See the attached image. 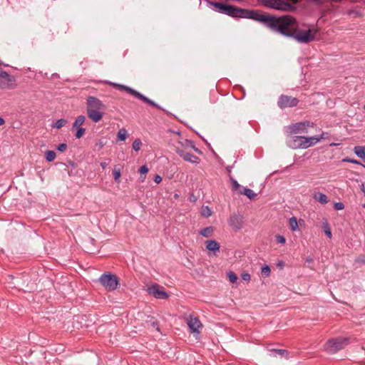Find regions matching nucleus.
Wrapping results in <instances>:
<instances>
[{"label":"nucleus","mask_w":365,"mask_h":365,"mask_svg":"<svg viewBox=\"0 0 365 365\" xmlns=\"http://www.w3.org/2000/svg\"><path fill=\"white\" fill-rule=\"evenodd\" d=\"M252 19L264 24L272 31L289 37H291L294 30L297 29V21L295 18L290 15L277 17L255 11Z\"/></svg>","instance_id":"1"},{"label":"nucleus","mask_w":365,"mask_h":365,"mask_svg":"<svg viewBox=\"0 0 365 365\" xmlns=\"http://www.w3.org/2000/svg\"><path fill=\"white\" fill-rule=\"evenodd\" d=\"M210 5L215 7L219 12L227 14L232 17H241L253 19L254 11L243 9L235 6L226 5L220 2H209Z\"/></svg>","instance_id":"2"},{"label":"nucleus","mask_w":365,"mask_h":365,"mask_svg":"<svg viewBox=\"0 0 365 365\" xmlns=\"http://www.w3.org/2000/svg\"><path fill=\"white\" fill-rule=\"evenodd\" d=\"M88 117L95 123L99 122L104 114L106 106L94 96H88L86 102Z\"/></svg>","instance_id":"3"},{"label":"nucleus","mask_w":365,"mask_h":365,"mask_svg":"<svg viewBox=\"0 0 365 365\" xmlns=\"http://www.w3.org/2000/svg\"><path fill=\"white\" fill-rule=\"evenodd\" d=\"M318 34V29L315 27L301 28L299 24H297V29L294 30L291 37L297 41L302 43H307L314 41Z\"/></svg>","instance_id":"4"},{"label":"nucleus","mask_w":365,"mask_h":365,"mask_svg":"<svg viewBox=\"0 0 365 365\" xmlns=\"http://www.w3.org/2000/svg\"><path fill=\"white\" fill-rule=\"evenodd\" d=\"M350 337H337L328 340L324 345V350L329 354H335L344 349L350 343Z\"/></svg>","instance_id":"5"},{"label":"nucleus","mask_w":365,"mask_h":365,"mask_svg":"<svg viewBox=\"0 0 365 365\" xmlns=\"http://www.w3.org/2000/svg\"><path fill=\"white\" fill-rule=\"evenodd\" d=\"M109 85L113 86L114 88H118V89H120V90H123V91H125L127 92H128L130 94L134 96L135 97L143 101L144 102L150 104V106H154V107H156V108H160L158 104H156L154 101H151L150 99L148 98L147 97L144 96L143 95H142L141 93H140L139 92H138L137 91L127 86H124V85H121V84H118V83H113V82H108V83Z\"/></svg>","instance_id":"6"},{"label":"nucleus","mask_w":365,"mask_h":365,"mask_svg":"<svg viewBox=\"0 0 365 365\" xmlns=\"http://www.w3.org/2000/svg\"><path fill=\"white\" fill-rule=\"evenodd\" d=\"M99 282L106 290L110 292L115 290L119 284L116 275L112 274H102L99 279Z\"/></svg>","instance_id":"7"},{"label":"nucleus","mask_w":365,"mask_h":365,"mask_svg":"<svg viewBox=\"0 0 365 365\" xmlns=\"http://www.w3.org/2000/svg\"><path fill=\"white\" fill-rule=\"evenodd\" d=\"M312 125L313 123H310L309 121L299 122L291 125L289 129L292 134H304L307 133L308 128Z\"/></svg>","instance_id":"8"},{"label":"nucleus","mask_w":365,"mask_h":365,"mask_svg":"<svg viewBox=\"0 0 365 365\" xmlns=\"http://www.w3.org/2000/svg\"><path fill=\"white\" fill-rule=\"evenodd\" d=\"M185 322L188 327L190 328V331L193 334L199 335V329L202 327V324L199 320V319L192 314H190L188 317L185 318Z\"/></svg>","instance_id":"9"},{"label":"nucleus","mask_w":365,"mask_h":365,"mask_svg":"<svg viewBox=\"0 0 365 365\" xmlns=\"http://www.w3.org/2000/svg\"><path fill=\"white\" fill-rule=\"evenodd\" d=\"M264 3L265 6L277 10L289 11L292 8L290 4L280 0H264Z\"/></svg>","instance_id":"10"},{"label":"nucleus","mask_w":365,"mask_h":365,"mask_svg":"<svg viewBox=\"0 0 365 365\" xmlns=\"http://www.w3.org/2000/svg\"><path fill=\"white\" fill-rule=\"evenodd\" d=\"M148 292L158 299H165L168 297V294L164 290V288L156 284L150 286L148 289Z\"/></svg>","instance_id":"11"},{"label":"nucleus","mask_w":365,"mask_h":365,"mask_svg":"<svg viewBox=\"0 0 365 365\" xmlns=\"http://www.w3.org/2000/svg\"><path fill=\"white\" fill-rule=\"evenodd\" d=\"M298 103L299 101L296 98L286 95H282L279 98L278 106L281 108H284L287 107L296 106Z\"/></svg>","instance_id":"12"},{"label":"nucleus","mask_w":365,"mask_h":365,"mask_svg":"<svg viewBox=\"0 0 365 365\" xmlns=\"http://www.w3.org/2000/svg\"><path fill=\"white\" fill-rule=\"evenodd\" d=\"M176 153L182 157L185 161L192 163H198L199 158L195 155L185 151L182 148L177 146L175 148Z\"/></svg>","instance_id":"13"},{"label":"nucleus","mask_w":365,"mask_h":365,"mask_svg":"<svg viewBox=\"0 0 365 365\" xmlns=\"http://www.w3.org/2000/svg\"><path fill=\"white\" fill-rule=\"evenodd\" d=\"M12 83L13 79L6 72H2L0 73V87L1 88H9Z\"/></svg>","instance_id":"14"},{"label":"nucleus","mask_w":365,"mask_h":365,"mask_svg":"<svg viewBox=\"0 0 365 365\" xmlns=\"http://www.w3.org/2000/svg\"><path fill=\"white\" fill-rule=\"evenodd\" d=\"M229 224L235 230H240L243 224V217L240 215L234 214L230 216Z\"/></svg>","instance_id":"15"},{"label":"nucleus","mask_w":365,"mask_h":365,"mask_svg":"<svg viewBox=\"0 0 365 365\" xmlns=\"http://www.w3.org/2000/svg\"><path fill=\"white\" fill-rule=\"evenodd\" d=\"M206 249L208 251L215 253L220 250V246L219 243L213 240H207L205 242Z\"/></svg>","instance_id":"16"},{"label":"nucleus","mask_w":365,"mask_h":365,"mask_svg":"<svg viewBox=\"0 0 365 365\" xmlns=\"http://www.w3.org/2000/svg\"><path fill=\"white\" fill-rule=\"evenodd\" d=\"M313 198L322 205H325L329 202L327 196L319 192H315L313 195Z\"/></svg>","instance_id":"17"},{"label":"nucleus","mask_w":365,"mask_h":365,"mask_svg":"<svg viewBox=\"0 0 365 365\" xmlns=\"http://www.w3.org/2000/svg\"><path fill=\"white\" fill-rule=\"evenodd\" d=\"M303 140H305V137L304 136H295L294 138V145L293 146L294 148H307L304 144H306L305 141Z\"/></svg>","instance_id":"18"},{"label":"nucleus","mask_w":365,"mask_h":365,"mask_svg":"<svg viewBox=\"0 0 365 365\" xmlns=\"http://www.w3.org/2000/svg\"><path fill=\"white\" fill-rule=\"evenodd\" d=\"M304 140L306 143V144H304V145L307 148L317 143L319 141V138H318L317 136H313L309 138L305 137V140Z\"/></svg>","instance_id":"19"},{"label":"nucleus","mask_w":365,"mask_h":365,"mask_svg":"<svg viewBox=\"0 0 365 365\" xmlns=\"http://www.w3.org/2000/svg\"><path fill=\"white\" fill-rule=\"evenodd\" d=\"M354 153L365 161V147L356 146L354 149Z\"/></svg>","instance_id":"20"},{"label":"nucleus","mask_w":365,"mask_h":365,"mask_svg":"<svg viewBox=\"0 0 365 365\" xmlns=\"http://www.w3.org/2000/svg\"><path fill=\"white\" fill-rule=\"evenodd\" d=\"M241 195H246L249 199L254 200L257 194L251 189L244 188L242 191L240 192Z\"/></svg>","instance_id":"21"},{"label":"nucleus","mask_w":365,"mask_h":365,"mask_svg":"<svg viewBox=\"0 0 365 365\" xmlns=\"http://www.w3.org/2000/svg\"><path fill=\"white\" fill-rule=\"evenodd\" d=\"M214 228L213 227H207L200 231V235L205 237H211L213 234Z\"/></svg>","instance_id":"22"},{"label":"nucleus","mask_w":365,"mask_h":365,"mask_svg":"<svg viewBox=\"0 0 365 365\" xmlns=\"http://www.w3.org/2000/svg\"><path fill=\"white\" fill-rule=\"evenodd\" d=\"M178 144L181 145L182 147H184L186 149L192 148L195 151L199 152V150L197 148H195L192 142L189 140H185L183 142L179 141Z\"/></svg>","instance_id":"23"},{"label":"nucleus","mask_w":365,"mask_h":365,"mask_svg":"<svg viewBox=\"0 0 365 365\" xmlns=\"http://www.w3.org/2000/svg\"><path fill=\"white\" fill-rule=\"evenodd\" d=\"M86 120V118L84 115H78L73 125V129L81 128V126L84 123Z\"/></svg>","instance_id":"24"},{"label":"nucleus","mask_w":365,"mask_h":365,"mask_svg":"<svg viewBox=\"0 0 365 365\" xmlns=\"http://www.w3.org/2000/svg\"><path fill=\"white\" fill-rule=\"evenodd\" d=\"M289 227L292 230H293V231L298 230V229H299L298 223H297V218L295 217H292L289 219Z\"/></svg>","instance_id":"25"},{"label":"nucleus","mask_w":365,"mask_h":365,"mask_svg":"<svg viewBox=\"0 0 365 365\" xmlns=\"http://www.w3.org/2000/svg\"><path fill=\"white\" fill-rule=\"evenodd\" d=\"M323 229H324L325 235L329 238H331V236H332L331 232L329 225V224H328V222H327V221L326 220L323 222Z\"/></svg>","instance_id":"26"},{"label":"nucleus","mask_w":365,"mask_h":365,"mask_svg":"<svg viewBox=\"0 0 365 365\" xmlns=\"http://www.w3.org/2000/svg\"><path fill=\"white\" fill-rule=\"evenodd\" d=\"M127 135V130L125 128H121L118 133V139L119 140L123 141L126 139Z\"/></svg>","instance_id":"27"},{"label":"nucleus","mask_w":365,"mask_h":365,"mask_svg":"<svg viewBox=\"0 0 365 365\" xmlns=\"http://www.w3.org/2000/svg\"><path fill=\"white\" fill-rule=\"evenodd\" d=\"M271 351L273 353V356H277V354L280 356H284L285 358H287L288 353L284 349H272Z\"/></svg>","instance_id":"28"},{"label":"nucleus","mask_w":365,"mask_h":365,"mask_svg":"<svg viewBox=\"0 0 365 365\" xmlns=\"http://www.w3.org/2000/svg\"><path fill=\"white\" fill-rule=\"evenodd\" d=\"M56 158V153L53 150H48L46 153V158L48 162L54 160Z\"/></svg>","instance_id":"29"},{"label":"nucleus","mask_w":365,"mask_h":365,"mask_svg":"<svg viewBox=\"0 0 365 365\" xmlns=\"http://www.w3.org/2000/svg\"><path fill=\"white\" fill-rule=\"evenodd\" d=\"M66 123H67V120L65 119L58 120L54 125V128H56L57 129H60L62 127H63L64 125H66Z\"/></svg>","instance_id":"30"},{"label":"nucleus","mask_w":365,"mask_h":365,"mask_svg":"<svg viewBox=\"0 0 365 365\" xmlns=\"http://www.w3.org/2000/svg\"><path fill=\"white\" fill-rule=\"evenodd\" d=\"M142 145V142L140 139H136L133 143V149L135 151H138Z\"/></svg>","instance_id":"31"},{"label":"nucleus","mask_w":365,"mask_h":365,"mask_svg":"<svg viewBox=\"0 0 365 365\" xmlns=\"http://www.w3.org/2000/svg\"><path fill=\"white\" fill-rule=\"evenodd\" d=\"M76 129H77V132L76 133V138L79 139L84 135V133L86 132V129L83 128H78Z\"/></svg>","instance_id":"32"},{"label":"nucleus","mask_w":365,"mask_h":365,"mask_svg":"<svg viewBox=\"0 0 365 365\" xmlns=\"http://www.w3.org/2000/svg\"><path fill=\"white\" fill-rule=\"evenodd\" d=\"M202 215L206 217H208L212 215V211L208 207H205L202 209Z\"/></svg>","instance_id":"33"},{"label":"nucleus","mask_w":365,"mask_h":365,"mask_svg":"<svg viewBox=\"0 0 365 365\" xmlns=\"http://www.w3.org/2000/svg\"><path fill=\"white\" fill-rule=\"evenodd\" d=\"M228 278L230 282L235 283L237 280V276L233 272L228 273Z\"/></svg>","instance_id":"34"},{"label":"nucleus","mask_w":365,"mask_h":365,"mask_svg":"<svg viewBox=\"0 0 365 365\" xmlns=\"http://www.w3.org/2000/svg\"><path fill=\"white\" fill-rule=\"evenodd\" d=\"M113 175H114V180L118 182L120 178V169L115 168L113 170Z\"/></svg>","instance_id":"35"},{"label":"nucleus","mask_w":365,"mask_h":365,"mask_svg":"<svg viewBox=\"0 0 365 365\" xmlns=\"http://www.w3.org/2000/svg\"><path fill=\"white\" fill-rule=\"evenodd\" d=\"M262 274L265 276H269L270 274V269L268 266L263 267L262 268Z\"/></svg>","instance_id":"36"},{"label":"nucleus","mask_w":365,"mask_h":365,"mask_svg":"<svg viewBox=\"0 0 365 365\" xmlns=\"http://www.w3.org/2000/svg\"><path fill=\"white\" fill-rule=\"evenodd\" d=\"M230 180L232 183V188L234 190H237L238 188H240V185L234 178L231 177Z\"/></svg>","instance_id":"37"},{"label":"nucleus","mask_w":365,"mask_h":365,"mask_svg":"<svg viewBox=\"0 0 365 365\" xmlns=\"http://www.w3.org/2000/svg\"><path fill=\"white\" fill-rule=\"evenodd\" d=\"M334 207L336 210H341L344 208V205L342 202H335L334 205Z\"/></svg>","instance_id":"38"},{"label":"nucleus","mask_w":365,"mask_h":365,"mask_svg":"<svg viewBox=\"0 0 365 365\" xmlns=\"http://www.w3.org/2000/svg\"><path fill=\"white\" fill-rule=\"evenodd\" d=\"M276 240L278 243L284 244L286 242L285 238L279 235H276Z\"/></svg>","instance_id":"39"},{"label":"nucleus","mask_w":365,"mask_h":365,"mask_svg":"<svg viewBox=\"0 0 365 365\" xmlns=\"http://www.w3.org/2000/svg\"><path fill=\"white\" fill-rule=\"evenodd\" d=\"M241 277L245 281H250V274L247 272H243L241 274Z\"/></svg>","instance_id":"40"},{"label":"nucleus","mask_w":365,"mask_h":365,"mask_svg":"<svg viewBox=\"0 0 365 365\" xmlns=\"http://www.w3.org/2000/svg\"><path fill=\"white\" fill-rule=\"evenodd\" d=\"M57 149L60 152H64L67 149V145L66 143H61L58 146Z\"/></svg>","instance_id":"41"},{"label":"nucleus","mask_w":365,"mask_h":365,"mask_svg":"<svg viewBox=\"0 0 365 365\" xmlns=\"http://www.w3.org/2000/svg\"><path fill=\"white\" fill-rule=\"evenodd\" d=\"M139 171L140 174H146L148 172V168L146 165H143L140 167Z\"/></svg>","instance_id":"42"},{"label":"nucleus","mask_w":365,"mask_h":365,"mask_svg":"<svg viewBox=\"0 0 365 365\" xmlns=\"http://www.w3.org/2000/svg\"><path fill=\"white\" fill-rule=\"evenodd\" d=\"M356 262L362 264H365V255H360L357 259Z\"/></svg>","instance_id":"43"},{"label":"nucleus","mask_w":365,"mask_h":365,"mask_svg":"<svg viewBox=\"0 0 365 365\" xmlns=\"http://www.w3.org/2000/svg\"><path fill=\"white\" fill-rule=\"evenodd\" d=\"M344 161L349 162V163H354V164L361 165V163L359 161L356 160L344 159Z\"/></svg>","instance_id":"44"},{"label":"nucleus","mask_w":365,"mask_h":365,"mask_svg":"<svg viewBox=\"0 0 365 365\" xmlns=\"http://www.w3.org/2000/svg\"><path fill=\"white\" fill-rule=\"evenodd\" d=\"M154 181L156 183H160L162 181V178L160 175H157L155 176Z\"/></svg>","instance_id":"45"},{"label":"nucleus","mask_w":365,"mask_h":365,"mask_svg":"<svg viewBox=\"0 0 365 365\" xmlns=\"http://www.w3.org/2000/svg\"><path fill=\"white\" fill-rule=\"evenodd\" d=\"M107 165H108V163H106L105 162H103L101 163V166L102 167L103 169H105Z\"/></svg>","instance_id":"46"},{"label":"nucleus","mask_w":365,"mask_h":365,"mask_svg":"<svg viewBox=\"0 0 365 365\" xmlns=\"http://www.w3.org/2000/svg\"><path fill=\"white\" fill-rule=\"evenodd\" d=\"M361 190L362 191L363 194L365 196V188H364V184L361 185Z\"/></svg>","instance_id":"47"},{"label":"nucleus","mask_w":365,"mask_h":365,"mask_svg":"<svg viewBox=\"0 0 365 365\" xmlns=\"http://www.w3.org/2000/svg\"><path fill=\"white\" fill-rule=\"evenodd\" d=\"M317 137H318V138H319V140H320L321 139H324V138H325V133H322V134L321 135L317 136Z\"/></svg>","instance_id":"48"},{"label":"nucleus","mask_w":365,"mask_h":365,"mask_svg":"<svg viewBox=\"0 0 365 365\" xmlns=\"http://www.w3.org/2000/svg\"><path fill=\"white\" fill-rule=\"evenodd\" d=\"M4 123H5V121H4V118L0 117V125H4Z\"/></svg>","instance_id":"49"},{"label":"nucleus","mask_w":365,"mask_h":365,"mask_svg":"<svg viewBox=\"0 0 365 365\" xmlns=\"http://www.w3.org/2000/svg\"><path fill=\"white\" fill-rule=\"evenodd\" d=\"M190 201H193V202H194V201H195V197H194V196H191V197H190Z\"/></svg>","instance_id":"50"},{"label":"nucleus","mask_w":365,"mask_h":365,"mask_svg":"<svg viewBox=\"0 0 365 365\" xmlns=\"http://www.w3.org/2000/svg\"><path fill=\"white\" fill-rule=\"evenodd\" d=\"M307 262H312V259H308Z\"/></svg>","instance_id":"51"},{"label":"nucleus","mask_w":365,"mask_h":365,"mask_svg":"<svg viewBox=\"0 0 365 365\" xmlns=\"http://www.w3.org/2000/svg\"><path fill=\"white\" fill-rule=\"evenodd\" d=\"M178 195L177 194L175 195V197L177 198Z\"/></svg>","instance_id":"52"},{"label":"nucleus","mask_w":365,"mask_h":365,"mask_svg":"<svg viewBox=\"0 0 365 365\" xmlns=\"http://www.w3.org/2000/svg\"><path fill=\"white\" fill-rule=\"evenodd\" d=\"M364 109L365 110V105H364Z\"/></svg>","instance_id":"53"},{"label":"nucleus","mask_w":365,"mask_h":365,"mask_svg":"<svg viewBox=\"0 0 365 365\" xmlns=\"http://www.w3.org/2000/svg\"><path fill=\"white\" fill-rule=\"evenodd\" d=\"M364 207H365V204L364 205Z\"/></svg>","instance_id":"54"}]
</instances>
